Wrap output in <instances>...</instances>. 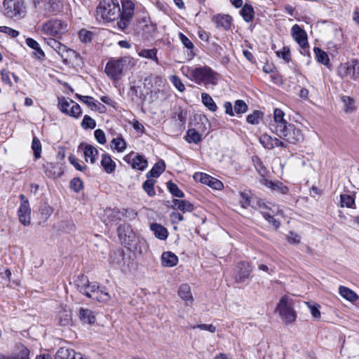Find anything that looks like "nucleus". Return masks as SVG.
<instances>
[{"label":"nucleus","instance_id":"f257e3e1","mask_svg":"<svg viewBox=\"0 0 359 359\" xmlns=\"http://www.w3.org/2000/svg\"><path fill=\"white\" fill-rule=\"evenodd\" d=\"M182 71L190 80L197 84H217L219 74L208 66L182 67Z\"/></svg>","mask_w":359,"mask_h":359},{"label":"nucleus","instance_id":"f03ea898","mask_svg":"<svg viewBox=\"0 0 359 359\" xmlns=\"http://www.w3.org/2000/svg\"><path fill=\"white\" fill-rule=\"evenodd\" d=\"M78 290L87 297L99 302L106 303L109 301L110 295L105 287H100L96 283H90L83 275L76 281Z\"/></svg>","mask_w":359,"mask_h":359},{"label":"nucleus","instance_id":"7ed1b4c3","mask_svg":"<svg viewBox=\"0 0 359 359\" xmlns=\"http://www.w3.org/2000/svg\"><path fill=\"white\" fill-rule=\"evenodd\" d=\"M96 14L101 20L114 21L119 18L121 8L117 0H103L97 7Z\"/></svg>","mask_w":359,"mask_h":359},{"label":"nucleus","instance_id":"20e7f679","mask_svg":"<svg viewBox=\"0 0 359 359\" xmlns=\"http://www.w3.org/2000/svg\"><path fill=\"white\" fill-rule=\"evenodd\" d=\"M131 62L130 57H123L117 59L111 58L107 63L104 72L111 79L118 81L123 72L124 69Z\"/></svg>","mask_w":359,"mask_h":359},{"label":"nucleus","instance_id":"39448f33","mask_svg":"<svg viewBox=\"0 0 359 359\" xmlns=\"http://www.w3.org/2000/svg\"><path fill=\"white\" fill-rule=\"evenodd\" d=\"M122 11H121L120 20L117 22L118 27L122 30H126L134 16L135 2L133 0H122Z\"/></svg>","mask_w":359,"mask_h":359},{"label":"nucleus","instance_id":"423d86ee","mask_svg":"<svg viewBox=\"0 0 359 359\" xmlns=\"http://www.w3.org/2000/svg\"><path fill=\"white\" fill-rule=\"evenodd\" d=\"M41 30L46 34L60 38L67 32V24L58 19H51L43 24Z\"/></svg>","mask_w":359,"mask_h":359},{"label":"nucleus","instance_id":"0eeeda50","mask_svg":"<svg viewBox=\"0 0 359 359\" xmlns=\"http://www.w3.org/2000/svg\"><path fill=\"white\" fill-rule=\"evenodd\" d=\"M4 14L10 18L22 17L25 13V2L23 0H4Z\"/></svg>","mask_w":359,"mask_h":359},{"label":"nucleus","instance_id":"6e6552de","mask_svg":"<svg viewBox=\"0 0 359 359\" xmlns=\"http://www.w3.org/2000/svg\"><path fill=\"white\" fill-rule=\"evenodd\" d=\"M46 43L55 50L62 58L64 62L68 60L79 57V55L75 50L67 48L65 45L61 43L56 39H46Z\"/></svg>","mask_w":359,"mask_h":359},{"label":"nucleus","instance_id":"1a4fd4ad","mask_svg":"<svg viewBox=\"0 0 359 359\" xmlns=\"http://www.w3.org/2000/svg\"><path fill=\"white\" fill-rule=\"evenodd\" d=\"M276 135L283 138L285 142L290 144H297L303 140L304 136L301 130L297 128L293 124L289 123L281 131L278 132Z\"/></svg>","mask_w":359,"mask_h":359},{"label":"nucleus","instance_id":"9d476101","mask_svg":"<svg viewBox=\"0 0 359 359\" xmlns=\"http://www.w3.org/2000/svg\"><path fill=\"white\" fill-rule=\"evenodd\" d=\"M34 4L44 15L55 14L62 8V0H34Z\"/></svg>","mask_w":359,"mask_h":359},{"label":"nucleus","instance_id":"9b49d317","mask_svg":"<svg viewBox=\"0 0 359 359\" xmlns=\"http://www.w3.org/2000/svg\"><path fill=\"white\" fill-rule=\"evenodd\" d=\"M58 107L62 113L74 118H79L82 114L79 104L71 99L67 100L64 97L58 98Z\"/></svg>","mask_w":359,"mask_h":359},{"label":"nucleus","instance_id":"f8f14e48","mask_svg":"<svg viewBox=\"0 0 359 359\" xmlns=\"http://www.w3.org/2000/svg\"><path fill=\"white\" fill-rule=\"evenodd\" d=\"M276 310L286 323H293L296 320V313L291 305L288 303V299L286 296L280 299L277 305Z\"/></svg>","mask_w":359,"mask_h":359},{"label":"nucleus","instance_id":"ddd939ff","mask_svg":"<svg viewBox=\"0 0 359 359\" xmlns=\"http://www.w3.org/2000/svg\"><path fill=\"white\" fill-rule=\"evenodd\" d=\"M123 160L129 163L133 169L144 170L148 165V162L144 156L131 152L124 156Z\"/></svg>","mask_w":359,"mask_h":359},{"label":"nucleus","instance_id":"4468645a","mask_svg":"<svg viewBox=\"0 0 359 359\" xmlns=\"http://www.w3.org/2000/svg\"><path fill=\"white\" fill-rule=\"evenodd\" d=\"M291 31L292 37L304 50V54H306L309 52V43L307 41L306 32L298 25H293Z\"/></svg>","mask_w":359,"mask_h":359},{"label":"nucleus","instance_id":"2eb2a0df","mask_svg":"<svg viewBox=\"0 0 359 359\" xmlns=\"http://www.w3.org/2000/svg\"><path fill=\"white\" fill-rule=\"evenodd\" d=\"M285 114L280 109H275L273 111V121L270 123V129L277 133L284 129L289 123L284 119Z\"/></svg>","mask_w":359,"mask_h":359},{"label":"nucleus","instance_id":"dca6fc26","mask_svg":"<svg viewBox=\"0 0 359 359\" xmlns=\"http://www.w3.org/2000/svg\"><path fill=\"white\" fill-rule=\"evenodd\" d=\"M194 178L196 182H200L217 190H220L223 187V184L221 181L205 173L196 172L194 174Z\"/></svg>","mask_w":359,"mask_h":359},{"label":"nucleus","instance_id":"f3484780","mask_svg":"<svg viewBox=\"0 0 359 359\" xmlns=\"http://www.w3.org/2000/svg\"><path fill=\"white\" fill-rule=\"evenodd\" d=\"M252 271L248 262H241L237 265L235 272L234 278L236 283H243L250 276Z\"/></svg>","mask_w":359,"mask_h":359},{"label":"nucleus","instance_id":"a211bd4d","mask_svg":"<svg viewBox=\"0 0 359 359\" xmlns=\"http://www.w3.org/2000/svg\"><path fill=\"white\" fill-rule=\"evenodd\" d=\"M78 149L79 150H82L83 151L85 160L86 162L88 161V159L92 164L96 162L99 152L95 147L85 142H81L78 147Z\"/></svg>","mask_w":359,"mask_h":359},{"label":"nucleus","instance_id":"6ab92c4d","mask_svg":"<svg viewBox=\"0 0 359 359\" xmlns=\"http://www.w3.org/2000/svg\"><path fill=\"white\" fill-rule=\"evenodd\" d=\"M76 97L78 98L80 101L85 103L91 108L92 110L97 111L101 114L105 113L107 111L106 107L99 102L97 100H95L91 96L87 95H81L79 94H76Z\"/></svg>","mask_w":359,"mask_h":359},{"label":"nucleus","instance_id":"aec40b11","mask_svg":"<svg viewBox=\"0 0 359 359\" xmlns=\"http://www.w3.org/2000/svg\"><path fill=\"white\" fill-rule=\"evenodd\" d=\"M20 222L24 226H28L31 222V210L29 201L21 203L18 211Z\"/></svg>","mask_w":359,"mask_h":359},{"label":"nucleus","instance_id":"412c9836","mask_svg":"<svg viewBox=\"0 0 359 359\" xmlns=\"http://www.w3.org/2000/svg\"><path fill=\"white\" fill-rule=\"evenodd\" d=\"M231 17L229 15L218 14L212 17V22L215 23V27L218 29L222 28L224 30H228L231 28Z\"/></svg>","mask_w":359,"mask_h":359},{"label":"nucleus","instance_id":"4be33fe9","mask_svg":"<svg viewBox=\"0 0 359 359\" xmlns=\"http://www.w3.org/2000/svg\"><path fill=\"white\" fill-rule=\"evenodd\" d=\"M55 321L59 325L67 326L72 322V311L68 308H62L57 313Z\"/></svg>","mask_w":359,"mask_h":359},{"label":"nucleus","instance_id":"5701e85b","mask_svg":"<svg viewBox=\"0 0 359 359\" xmlns=\"http://www.w3.org/2000/svg\"><path fill=\"white\" fill-rule=\"evenodd\" d=\"M171 208L179 210L183 213L191 212L194 210V205L187 200L173 199Z\"/></svg>","mask_w":359,"mask_h":359},{"label":"nucleus","instance_id":"b1692460","mask_svg":"<svg viewBox=\"0 0 359 359\" xmlns=\"http://www.w3.org/2000/svg\"><path fill=\"white\" fill-rule=\"evenodd\" d=\"M178 295L186 302V305L189 306L194 301L191 287L188 284H182L178 289Z\"/></svg>","mask_w":359,"mask_h":359},{"label":"nucleus","instance_id":"393cba45","mask_svg":"<svg viewBox=\"0 0 359 359\" xmlns=\"http://www.w3.org/2000/svg\"><path fill=\"white\" fill-rule=\"evenodd\" d=\"M101 157V165L102 166L104 170L109 174L114 172L116 168V164L111 159V156L108 154H102Z\"/></svg>","mask_w":359,"mask_h":359},{"label":"nucleus","instance_id":"a878e982","mask_svg":"<svg viewBox=\"0 0 359 359\" xmlns=\"http://www.w3.org/2000/svg\"><path fill=\"white\" fill-rule=\"evenodd\" d=\"M150 229L154 233L156 238L165 241L168 236V231L165 227L157 223H152L150 225Z\"/></svg>","mask_w":359,"mask_h":359},{"label":"nucleus","instance_id":"bb28decb","mask_svg":"<svg viewBox=\"0 0 359 359\" xmlns=\"http://www.w3.org/2000/svg\"><path fill=\"white\" fill-rule=\"evenodd\" d=\"M178 262L177 257L172 252H164L161 255V264L165 267H172Z\"/></svg>","mask_w":359,"mask_h":359},{"label":"nucleus","instance_id":"cd10ccee","mask_svg":"<svg viewBox=\"0 0 359 359\" xmlns=\"http://www.w3.org/2000/svg\"><path fill=\"white\" fill-rule=\"evenodd\" d=\"M179 38L184 46L188 50L187 59L188 60H192L195 56V53L194 52V43L182 32L179 34Z\"/></svg>","mask_w":359,"mask_h":359},{"label":"nucleus","instance_id":"c85d7f7f","mask_svg":"<svg viewBox=\"0 0 359 359\" xmlns=\"http://www.w3.org/2000/svg\"><path fill=\"white\" fill-rule=\"evenodd\" d=\"M25 42L27 46L35 50L34 54L36 58L39 60L43 59V57H45L44 52L41 48L39 43L36 40L32 38H27Z\"/></svg>","mask_w":359,"mask_h":359},{"label":"nucleus","instance_id":"c756f323","mask_svg":"<svg viewBox=\"0 0 359 359\" xmlns=\"http://www.w3.org/2000/svg\"><path fill=\"white\" fill-rule=\"evenodd\" d=\"M165 169V164L163 160L158 161L153 168L147 172V177H158Z\"/></svg>","mask_w":359,"mask_h":359},{"label":"nucleus","instance_id":"7c9ffc66","mask_svg":"<svg viewBox=\"0 0 359 359\" xmlns=\"http://www.w3.org/2000/svg\"><path fill=\"white\" fill-rule=\"evenodd\" d=\"M79 318L84 323L93 324L95 322L94 313L88 309L81 308L80 309Z\"/></svg>","mask_w":359,"mask_h":359},{"label":"nucleus","instance_id":"2f4dec72","mask_svg":"<svg viewBox=\"0 0 359 359\" xmlns=\"http://www.w3.org/2000/svg\"><path fill=\"white\" fill-rule=\"evenodd\" d=\"M76 352L71 348H60L55 356V359H75Z\"/></svg>","mask_w":359,"mask_h":359},{"label":"nucleus","instance_id":"473e14b6","mask_svg":"<svg viewBox=\"0 0 359 359\" xmlns=\"http://www.w3.org/2000/svg\"><path fill=\"white\" fill-rule=\"evenodd\" d=\"M240 13L242 15L243 20L247 22H250L253 20L255 17V11L252 5L245 4L241 10Z\"/></svg>","mask_w":359,"mask_h":359},{"label":"nucleus","instance_id":"72a5a7b5","mask_svg":"<svg viewBox=\"0 0 359 359\" xmlns=\"http://www.w3.org/2000/svg\"><path fill=\"white\" fill-rule=\"evenodd\" d=\"M339 292L346 300L353 302L358 299V296L353 290L344 286L339 287Z\"/></svg>","mask_w":359,"mask_h":359},{"label":"nucleus","instance_id":"f704fd0d","mask_svg":"<svg viewBox=\"0 0 359 359\" xmlns=\"http://www.w3.org/2000/svg\"><path fill=\"white\" fill-rule=\"evenodd\" d=\"M201 100H202V103L210 111H211L212 112L217 111V106L215 102L213 100V99L209 94H208L206 93H201Z\"/></svg>","mask_w":359,"mask_h":359},{"label":"nucleus","instance_id":"c9c22d12","mask_svg":"<svg viewBox=\"0 0 359 359\" xmlns=\"http://www.w3.org/2000/svg\"><path fill=\"white\" fill-rule=\"evenodd\" d=\"M341 101L344 104V110L346 113H352L356 110L355 100L353 98L349 96H343L341 97Z\"/></svg>","mask_w":359,"mask_h":359},{"label":"nucleus","instance_id":"e433bc0d","mask_svg":"<svg viewBox=\"0 0 359 359\" xmlns=\"http://www.w3.org/2000/svg\"><path fill=\"white\" fill-rule=\"evenodd\" d=\"M254 198L252 197L251 193L249 191L240 192V204L242 208H247L251 206Z\"/></svg>","mask_w":359,"mask_h":359},{"label":"nucleus","instance_id":"4c0bfd02","mask_svg":"<svg viewBox=\"0 0 359 359\" xmlns=\"http://www.w3.org/2000/svg\"><path fill=\"white\" fill-rule=\"evenodd\" d=\"M157 49L151 48V49H142L139 55L140 57L150 59L154 60L157 65L159 64L158 59L157 57Z\"/></svg>","mask_w":359,"mask_h":359},{"label":"nucleus","instance_id":"58836bf2","mask_svg":"<svg viewBox=\"0 0 359 359\" xmlns=\"http://www.w3.org/2000/svg\"><path fill=\"white\" fill-rule=\"evenodd\" d=\"M339 75L341 77H346L351 75L353 77L352 60L344 64H341L338 69Z\"/></svg>","mask_w":359,"mask_h":359},{"label":"nucleus","instance_id":"ea45409f","mask_svg":"<svg viewBox=\"0 0 359 359\" xmlns=\"http://www.w3.org/2000/svg\"><path fill=\"white\" fill-rule=\"evenodd\" d=\"M185 138L189 143L198 144L201 141V135L195 129H189L187 133Z\"/></svg>","mask_w":359,"mask_h":359},{"label":"nucleus","instance_id":"a19ab883","mask_svg":"<svg viewBox=\"0 0 359 359\" xmlns=\"http://www.w3.org/2000/svg\"><path fill=\"white\" fill-rule=\"evenodd\" d=\"M314 53L317 61L323 65H327L330 62L327 54L318 47L314 48Z\"/></svg>","mask_w":359,"mask_h":359},{"label":"nucleus","instance_id":"79ce46f5","mask_svg":"<svg viewBox=\"0 0 359 359\" xmlns=\"http://www.w3.org/2000/svg\"><path fill=\"white\" fill-rule=\"evenodd\" d=\"M340 203L341 207H346L348 208H355V198L348 194H341Z\"/></svg>","mask_w":359,"mask_h":359},{"label":"nucleus","instance_id":"37998d69","mask_svg":"<svg viewBox=\"0 0 359 359\" xmlns=\"http://www.w3.org/2000/svg\"><path fill=\"white\" fill-rule=\"evenodd\" d=\"M264 114L260 111H255L247 116V122L252 125H257L262 120Z\"/></svg>","mask_w":359,"mask_h":359},{"label":"nucleus","instance_id":"c03bdc74","mask_svg":"<svg viewBox=\"0 0 359 359\" xmlns=\"http://www.w3.org/2000/svg\"><path fill=\"white\" fill-rule=\"evenodd\" d=\"M168 189L170 193L175 197L183 198L184 196V192L179 189L177 185L171 181L167 183Z\"/></svg>","mask_w":359,"mask_h":359},{"label":"nucleus","instance_id":"a18cd8bd","mask_svg":"<svg viewBox=\"0 0 359 359\" xmlns=\"http://www.w3.org/2000/svg\"><path fill=\"white\" fill-rule=\"evenodd\" d=\"M18 352L15 355H13V357L15 359H29V350L25 347L22 344H20L18 346Z\"/></svg>","mask_w":359,"mask_h":359},{"label":"nucleus","instance_id":"49530a36","mask_svg":"<svg viewBox=\"0 0 359 359\" xmlns=\"http://www.w3.org/2000/svg\"><path fill=\"white\" fill-rule=\"evenodd\" d=\"M130 231V226L128 224H122L117 228L118 237L121 240L123 239L124 242H126V237H130L128 233H129Z\"/></svg>","mask_w":359,"mask_h":359},{"label":"nucleus","instance_id":"de8ad7c7","mask_svg":"<svg viewBox=\"0 0 359 359\" xmlns=\"http://www.w3.org/2000/svg\"><path fill=\"white\" fill-rule=\"evenodd\" d=\"M32 149L34 152V156L36 159L41 157L42 150L41 144L36 137H34L32 142Z\"/></svg>","mask_w":359,"mask_h":359},{"label":"nucleus","instance_id":"09e8293b","mask_svg":"<svg viewBox=\"0 0 359 359\" xmlns=\"http://www.w3.org/2000/svg\"><path fill=\"white\" fill-rule=\"evenodd\" d=\"M259 142L266 149H273V137L270 135L267 134L262 135L259 137Z\"/></svg>","mask_w":359,"mask_h":359},{"label":"nucleus","instance_id":"8fccbe9b","mask_svg":"<svg viewBox=\"0 0 359 359\" xmlns=\"http://www.w3.org/2000/svg\"><path fill=\"white\" fill-rule=\"evenodd\" d=\"M112 146L114 149L118 152H121L126 148V143L122 137L114 138L111 141Z\"/></svg>","mask_w":359,"mask_h":359},{"label":"nucleus","instance_id":"3c124183","mask_svg":"<svg viewBox=\"0 0 359 359\" xmlns=\"http://www.w3.org/2000/svg\"><path fill=\"white\" fill-rule=\"evenodd\" d=\"M154 187V181L153 180H146L142 185L143 189L149 196H154L156 194Z\"/></svg>","mask_w":359,"mask_h":359},{"label":"nucleus","instance_id":"603ef678","mask_svg":"<svg viewBox=\"0 0 359 359\" xmlns=\"http://www.w3.org/2000/svg\"><path fill=\"white\" fill-rule=\"evenodd\" d=\"M248 105L246 103L242 100H238L235 102L234 104V111L237 114H242L247 111Z\"/></svg>","mask_w":359,"mask_h":359},{"label":"nucleus","instance_id":"864d4df0","mask_svg":"<svg viewBox=\"0 0 359 359\" xmlns=\"http://www.w3.org/2000/svg\"><path fill=\"white\" fill-rule=\"evenodd\" d=\"M81 125L83 129H94L96 126V122L88 115H85Z\"/></svg>","mask_w":359,"mask_h":359},{"label":"nucleus","instance_id":"5fc2aeb1","mask_svg":"<svg viewBox=\"0 0 359 359\" xmlns=\"http://www.w3.org/2000/svg\"><path fill=\"white\" fill-rule=\"evenodd\" d=\"M276 55L278 57L283 59L287 63L291 60L290 50L287 46H284L280 50L276 51Z\"/></svg>","mask_w":359,"mask_h":359},{"label":"nucleus","instance_id":"6e6d98bb","mask_svg":"<svg viewBox=\"0 0 359 359\" xmlns=\"http://www.w3.org/2000/svg\"><path fill=\"white\" fill-rule=\"evenodd\" d=\"M170 81L173 86L180 91L184 92L185 90V86L182 83V80L176 75H172L170 77Z\"/></svg>","mask_w":359,"mask_h":359},{"label":"nucleus","instance_id":"4d7b16f0","mask_svg":"<svg viewBox=\"0 0 359 359\" xmlns=\"http://www.w3.org/2000/svg\"><path fill=\"white\" fill-rule=\"evenodd\" d=\"M93 32L86 29H81L79 33V39L82 42L87 43L90 42L93 39Z\"/></svg>","mask_w":359,"mask_h":359},{"label":"nucleus","instance_id":"13d9d810","mask_svg":"<svg viewBox=\"0 0 359 359\" xmlns=\"http://www.w3.org/2000/svg\"><path fill=\"white\" fill-rule=\"evenodd\" d=\"M70 188L75 192H79L83 189V182L79 177H74L70 182Z\"/></svg>","mask_w":359,"mask_h":359},{"label":"nucleus","instance_id":"bf43d9fd","mask_svg":"<svg viewBox=\"0 0 359 359\" xmlns=\"http://www.w3.org/2000/svg\"><path fill=\"white\" fill-rule=\"evenodd\" d=\"M271 188L273 190L277 191L283 194H287L288 190H289L287 187L285 186L281 182H276V183L271 182Z\"/></svg>","mask_w":359,"mask_h":359},{"label":"nucleus","instance_id":"052dcab7","mask_svg":"<svg viewBox=\"0 0 359 359\" xmlns=\"http://www.w3.org/2000/svg\"><path fill=\"white\" fill-rule=\"evenodd\" d=\"M190 328L191 329L198 328L201 330L208 331L211 333H214L216 331L215 326H214L212 324H208H208H200V325H191Z\"/></svg>","mask_w":359,"mask_h":359},{"label":"nucleus","instance_id":"680f3d73","mask_svg":"<svg viewBox=\"0 0 359 359\" xmlns=\"http://www.w3.org/2000/svg\"><path fill=\"white\" fill-rule=\"evenodd\" d=\"M251 207L254 209H260V210H264L268 209L267 205L263 202L261 199L254 198Z\"/></svg>","mask_w":359,"mask_h":359},{"label":"nucleus","instance_id":"e2e57ef3","mask_svg":"<svg viewBox=\"0 0 359 359\" xmlns=\"http://www.w3.org/2000/svg\"><path fill=\"white\" fill-rule=\"evenodd\" d=\"M95 140L98 143L103 144L106 142V137L104 132L101 129H97L94 132Z\"/></svg>","mask_w":359,"mask_h":359},{"label":"nucleus","instance_id":"0e129e2a","mask_svg":"<svg viewBox=\"0 0 359 359\" xmlns=\"http://www.w3.org/2000/svg\"><path fill=\"white\" fill-rule=\"evenodd\" d=\"M0 32H3L5 34H7L12 36L13 38H15L19 35V32L13 29L11 27H6V26H1L0 27Z\"/></svg>","mask_w":359,"mask_h":359},{"label":"nucleus","instance_id":"69168bd1","mask_svg":"<svg viewBox=\"0 0 359 359\" xmlns=\"http://www.w3.org/2000/svg\"><path fill=\"white\" fill-rule=\"evenodd\" d=\"M11 276V271L9 269L0 273V279L4 284H8Z\"/></svg>","mask_w":359,"mask_h":359},{"label":"nucleus","instance_id":"338daca9","mask_svg":"<svg viewBox=\"0 0 359 359\" xmlns=\"http://www.w3.org/2000/svg\"><path fill=\"white\" fill-rule=\"evenodd\" d=\"M69 160L70 161V163L76 168V170H83L84 169L86 168V166L84 165V166H82L79 162V160L75 158L74 156L71 155L69 156Z\"/></svg>","mask_w":359,"mask_h":359},{"label":"nucleus","instance_id":"774afa93","mask_svg":"<svg viewBox=\"0 0 359 359\" xmlns=\"http://www.w3.org/2000/svg\"><path fill=\"white\" fill-rule=\"evenodd\" d=\"M353 79H356L359 76V61L352 60Z\"/></svg>","mask_w":359,"mask_h":359}]
</instances>
